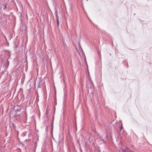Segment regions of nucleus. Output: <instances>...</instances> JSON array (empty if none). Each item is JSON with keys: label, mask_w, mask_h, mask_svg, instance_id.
<instances>
[{"label": "nucleus", "mask_w": 152, "mask_h": 152, "mask_svg": "<svg viewBox=\"0 0 152 152\" xmlns=\"http://www.w3.org/2000/svg\"><path fill=\"white\" fill-rule=\"evenodd\" d=\"M122 152H134L132 150H130L127 147H126L125 149H122Z\"/></svg>", "instance_id": "obj_1"}, {"label": "nucleus", "mask_w": 152, "mask_h": 152, "mask_svg": "<svg viewBox=\"0 0 152 152\" xmlns=\"http://www.w3.org/2000/svg\"><path fill=\"white\" fill-rule=\"evenodd\" d=\"M57 22V26L58 27L59 25V22L58 20V16H57L56 17Z\"/></svg>", "instance_id": "obj_2"}, {"label": "nucleus", "mask_w": 152, "mask_h": 152, "mask_svg": "<svg viewBox=\"0 0 152 152\" xmlns=\"http://www.w3.org/2000/svg\"><path fill=\"white\" fill-rule=\"evenodd\" d=\"M122 128H123L122 125V124H121L120 127V129H121Z\"/></svg>", "instance_id": "obj_3"}, {"label": "nucleus", "mask_w": 152, "mask_h": 152, "mask_svg": "<svg viewBox=\"0 0 152 152\" xmlns=\"http://www.w3.org/2000/svg\"><path fill=\"white\" fill-rule=\"evenodd\" d=\"M16 111H19V112H20V110H17Z\"/></svg>", "instance_id": "obj_4"}]
</instances>
